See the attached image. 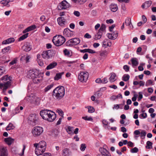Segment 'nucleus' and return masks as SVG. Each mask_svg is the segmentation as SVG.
<instances>
[{"label":"nucleus","instance_id":"obj_1","mask_svg":"<svg viewBox=\"0 0 156 156\" xmlns=\"http://www.w3.org/2000/svg\"><path fill=\"white\" fill-rule=\"evenodd\" d=\"M40 115L44 119L50 122H53L56 118L55 113L49 110H42L40 112Z\"/></svg>","mask_w":156,"mask_h":156},{"label":"nucleus","instance_id":"obj_2","mask_svg":"<svg viewBox=\"0 0 156 156\" xmlns=\"http://www.w3.org/2000/svg\"><path fill=\"white\" fill-rule=\"evenodd\" d=\"M65 94V89L63 86H58L53 90L52 96L55 100L59 101L62 98Z\"/></svg>","mask_w":156,"mask_h":156},{"label":"nucleus","instance_id":"obj_3","mask_svg":"<svg viewBox=\"0 0 156 156\" xmlns=\"http://www.w3.org/2000/svg\"><path fill=\"white\" fill-rule=\"evenodd\" d=\"M3 83H0V89L3 88V91H5L6 90L9 88L12 84V78L10 76L6 75L1 78Z\"/></svg>","mask_w":156,"mask_h":156},{"label":"nucleus","instance_id":"obj_4","mask_svg":"<svg viewBox=\"0 0 156 156\" xmlns=\"http://www.w3.org/2000/svg\"><path fill=\"white\" fill-rule=\"evenodd\" d=\"M64 37L61 35L54 36L52 40V42L56 46H60L63 44L65 42Z\"/></svg>","mask_w":156,"mask_h":156},{"label":"nucleus","instance_id":"obj_5","mask_svg":"<svg viewBox=\"0 0 156 156\" xmlns=\"http://www.w3.org/2000/svg\"><path fill=\"white\" fill-rule=\"evenodd\" d=\"M43 128L41 126H37L34 127L32 130L31 132L34 136H39L43 132Z\"/></svg>","mask_w":156,"mask_h":156},{"label":"nucleus","instance_id":"obj_6","mask_svg":"<svg viewBox=\"0 0 156 156\" xmlns=\"http://www.w3.org/2000/svg\"><path fill=\"white\" fill-rule=\"evenodd\" d=\"M88 78V73L87 72H82L78 76L79 80L82 82H86Z\"/></svg>","mask_w":156,"mask_h":156},{"label":"nucleus","instance_id":"obj_7","mask_svg":"<svg viewBox=\"0 0 156 156\" xmlns=\"http://www.w3.org/2000/svg\"><path fill=\"white\" fill-rule=\"evenodd\" d=\"M40 74L39 71L36 69H33L30 70L28 72L27 77L30 79H32L35 76H37Z\"/></svg>","mask_w":156,"mask_h":156},{"label":"nucleus","instance_id":"obj_8","mask_svg":"<svg viewBox=\"0 0 156 156\" xmlns=\"http://www.w3.org/2000/svg\"><path fill=\"white\" fill-rule=\"evenodd\" d=\"M41 55L44 58L49 59L52 56V51L51 50L44 51L42 52Z\"/></svg>","mask_w":156,"mask_h":156},{"label":"nucleus","instance_id":"obj_9","mask_svg":"<svg viewBox=\"0 0 156 156\" xmlns=\"http://www.w3.org/2000/svg\"><path fill=\"white\" fill-rule=\"evenodd\" d=\"M38 118L35 114H31L28 117L29 121L34 124L37 123L38 122Z\"/></svg>","mask_w":156,"mask_h":156},{"label":"nucleus","instance_id":"obj_10","mask_svg":"<svg viewBox=\"0 0 156 156\" xmlns=\"http://www.w3.org/2000/svg\"><path fill=\"white\" fill-rule=\"evenodd\" d=\"M69 6V4L66 0L62 1L59 4V7L62 9H67Z\"/></svg>","mask_w":156,"mask_h":156},{"label":"nucleus","instance_id":"obj_11","mask_svg":"<svg viewBox=\"0 0 156 156\" xmlns=\"http://www.w3.org/2000/svg\"><path fill=\"white\" fill-rule=\"evenodd\" d=\"M63 34L64 36L68 37H72L74 34L73 31L70 30L68 28H66L64 30Z\"/></svg>","mask_w":156,"mask_h":156},{"label":"nucleus","instance_id":"obj_12","mask_svg":"<svg viewBox=\"0 0 156 156\" xmlns=\"http://www.w3.org/2000/svg\"><path fill=\"white\" fill-rule=\"evenodd\" d=\"M80 40L78 38H74L71 39L68 41L70 45H76L80 43Z\"/></svg>","mask_w":156,"mask_h":156},{"label":"nucleus","instance_id":"obj_13","mask_svg":"<svg viewBox=\"0 0 156 156\" xmlns=\"http://www.w3.org/2000/svg\"><path fill=\"white\" fill-rule=\"evenodd\" d=\"M57 21L58 24L61 27H64L66 23V20L63 17L58 18Z\"/></svg>","mask_w":156,"mask_h":156},{"label":"nucleus","instance_id":"obj_14","mask_svg":"<svg viewBox=\"0 0 156 156\" xmlns=\"http://www.w3.org/2000/svg\"><path fill=\"white\" fill-rule=\"evenodd\" d=\"M8 152L6 148L1 146L0 147V156H7Z\"/></svg>","mask_w":156,"mask_h":156},{"label":"nucleus","instance_id":"obj_15","mask_svg":"<svg viewBox=\"0 0 156 156\" xmlns=\"http://www.w3.org/2000/svg\"><path fill=\"white\" fill-rule=\"evenodd\" d=\"M118 35V33L117 31H114L113 34H108V38L112 40H115L116 38Z\"/></svg>","mask_w":156,"mask_h":156},{"label":"nucleus","instance_id":"obj_16","mask_svg":"<svg viewBox=\"0 0 156 156\" xmlns=\"http://www.w3.org/2000/svg\"><path fill=\"white\" fill-rule=\"evenodd\" d=\"M99 151L100 153L102 154L101 155L105 156H111L110 154L108 151L105 149L103 147H100L99 149Z\"/></svg>","mask_w":156,"mask_h":156},{"label":"nucleus","instance_id":"obj_17","mask_svg":"<svg viewBox=\"0 0 156 156\" xmlns=\"http://www.w3.org/2000/svg\"><path fill=\"white\" fill-rule=\"evenodd\" d=\"M35 95L33 94H31L27 97L25 98V99L28 102L33 104L34 102V99Z\"/></svg>","mask_w":156,"mask_h":156},{"label":"nucleus","instance_id":"obj_18","mask_svg":"<svg viewBox=\"0 0 156 156\" xmlns=\"http://www.w3.org/2000/svg\"><path fill=\"white\" fill-rule=\"evenodd\" d=\"M45 150L41 148L40 147H38L37 148H36L35 152V154L37 156L42 154L45 151Z\"/></svg>","mask_w":156,"mask_h":156},{"label":"nucleus","instance_id":"obj_19","mask_svg":"<svg viewBox=\"0 0 156 156\" xmlns=\"http://www.w3.org/2000/svg\"><path fill=\"white\" fill-rule=\"evenodd\" d=\"M42 79L41 74H40L37 76H35L32 79L33 82L34 83H39L40 82Z\"/></svg>","mask_w":156,"mask_h":156},{"label":"nucleus","instance_id":"obj_20","mask_svg":"<svg viewBox=\"0 0 156 156\" xmlns=\"http://www.w3.org/2000/svg\"><path fill=\"white\" fill-rule=\"evenodd\" d=\"M14 139L11 137L5 138L4 139L5 143L9 145H11L14 141Z\"/></svg>","mask_w":156,"mask_h":156},{"label":"nucleus","instance_id":"obj_21","mask_svg":"<svg viewBox=\"0 0 156 156\" xmlns=\"http://www.w3.org/2000/svg\"><path fill=\"white\" fill-rule=\"evenodd\" d=\"M36 28V26L35 25H31L25 29L23 33L24 34L26 33L27 32L32 30Z\"/></svg>","mask_w":156,"mask_h":156},{"label":"nucleus","instance_id":"obj_22","mask_svg":"<svg viewBox=\"0 0 156 156\" xmlns=\"http://www.w3.org/2000/svg\"><path fill=\"white\" fill-rule=\"evenodd\" d=\"M22 49L26 51H29L31 49V47L29 44H26L23 46Z\"/></svg>","mask_w":156,"mask_h":156},{"label":"nucleus","instance_id":"obj_23","mask_svg":"<svg viewBox=\"0 0 156 156\" xmlns=\"http://www.w3.org/2000/svg\"><path fill=\"white\" fill-rule=\"evenodd\" d=\"M57 63L55 62H53L49 64L47 66L46 69L47 70H49L54 68L57 66Z\"/></svg>","mask_w":156,"mask_h":156},{"label":"nucleus","instance_id":"obj_24","mask_svg":"<svg viewBox=\"0 0 156 156\" xmlns=\"http://www.w3.org/2000/svg\"><path fill=\"white\" fill-rule=\"evenodd\" d=\"M126 25L127 26H129V27L131 29L133 28V26L131 22V19L130 18H128L126 19L125 20Z\"/></svg>","mask_w":156,"mask_h":156},{"label":"nucleus","instance_id":"obj_25","mask_svg":"<svg viewBox=\"0 0 156 156\" xmlns=\"http://www.w3.org/2000/svg\"><path fill=\"white\" fill-rule=\"evenodd\" d=\"M14 41L15 39L14 38H9L6 40L3 41L2 42V44H9V43L13 42Z\"/></svg>","mask_w":156,"mask_h":156},{"label":"nucleus","instance_id":"obj_26","mask_svg":"<svg viewBox=\"0 0 156 156\" xmlns=\"http://www.w3.org/2000/svg\"><path fill=\"white\" fill-rule=\"evenodd\" d=\"M111 76L109 78V80L110 82H114L116 80V74L114 73H111Z\"/></svg>","mask_w":156,"mask_h":156},{"label":"nucleus","instance_id":"obj_27","mask_svg":"<svg viewBox=\"0 0 156 156\" xmlns=\"http://www.w3.org/2000/svg\"><path fill=\"white\" fill-rule=\"evenodd\" d=\"M40 98L35 96L33 104L35 105H38L40 104Z\"/></svg>","mask_w":156,"mask_h":156},{"label":"nucleus","instance_id":"obj_28","mask_svg":"<svg viewBox=\"0 0 156 156\" xmlns=\"http://www.w3.org/2000/svg\"><path fill=\"white\" fill-rule=\"evenodd\" d=\"M64 73V72L58 73L56 74L55 76L54 77V79L55 80H58L62 77V75Z\"/></svg>","mask_w":156,"mask_h":156},{"label":"nucleus","instance_id":"obj_29","mask_svg":"<svg viewBox=\"0 0 156 156\" xmlns=\"http://www.w3.org/2000/svg\"><path fill=\"white\" fill-rule=\"evenodd\" d=\"M111 10L113 12H115L118 9V6L116 4H112L109 6Z\"/></svg>","mask_w":156,"mask_h":156},{"label":"nucleus","instance_id":"obj_30","mask_svg":"<svg viewBox=\"0 0 156 156\" xmlns=\"http://www.w3.org/2000/svg\"><path fill=\"white\" fill-rule=\"evenodd\" d=\"M10 2V0H3L0 2V3L4 6L9 7L10 6L9 3Z\"/></svg>","mask_w":156,"mask_h":156},{"label":"nucleus","instance_id":"obj_31","mask_svg":"<svg viewBox=\"0 0 156 156\" xmlns=\"http://www.w3.org/2000/svg\"><path fill=\"white\" fill-rule=\"evenodd\" d=\"M39 147H40L41 148L46 150V142L44 140L40 141L39 143Z\"/></svg>","mask_w":156,"mask_h":156},{"label":"nucleus","instance_id":"obj_32","mask_svg":"<svg viewBox=\"0 0 156 156\" xmlns=\"http://www.w3.org/2000/svg\"><path fill=\"white\" fill-rule=\"evenodd\" d=\"M102 33L101 32L98 31V32L95 35L94 39L95 40H98L100 39L101 37Z\"/></svg>","mask_w":156,"mask_h":156},{"label":"nucleus","instance_id":"obj_33","mask_svg":"<svg viewBox=\"0 0 156 156\" xmlns=\"http://www.w3.org/2000/svg\"><path fill=\"white\" fill-rule=\"evenodd\" d=\"M131 61L133 66H137L138 62L137 59L136 58H133L131 59Z\"/></svg>","mask_w":156,"mask_h":156},{"label":"nucleus","instance_id":"obj_34","mask_svg":"<svg viewBox=\"0 0 156 156\" xmlns=\"http://www.w3.org/2000/svg\"><path fill=\"white\" fill-rule=\"evenodd\" d=\"M73 127L69 126H67L66 128V132L69 134H73Z\"/></svg>","mask_w":156,"mask_h":156},{"label":"nucleus","instance_id":"obj_35","mask_svg":"<svg viewBox=\"0 0 156 156\" xmlns=\"http://www.w3.org/2000/svg\"><path fill=\"white\" fill-rule=\"evenodd\" d=\"M62 154L63 156H68L69 154V150L68 148H65L63 150Z\"/></svg>","mask_w":156,"mask_h":156},{"label":"nucleus","instance_id":"obj_36","mask_svg":"<svg viewBox=\"0 0 156 156\" xmlns=\"http://www.w3.org/2000/svg\"><path fill=\"white\" fill-rule=\"evenodd\" d=\"M140 132V137L142 139H144L145 138V137L147 133L145 130H141Z\"/></svg>","mask_w":156,"mask_h":156},{"label":"nucleus","instance_id":"obj_37","mask_svg":"<svg viewBox=\"0 0 156 156\" xmlns=\"http://www.w3.org/2000/svg\"><path fill=\"white\" fill-rule=\"evenodd\" d=\"M108 52L106 50L102 51L100 54V55L103 58H105L108 55Z\"/></svg>","mask_w":156,"mask_h":156},{"label":"nucleus","instance_id":"obj_38","mask_svg":"<svg viewBox=\"0 0 156 156\" xmlns=\"http://www.w3.org/2000/svg\"><path fill=\"white\" fill-rule=\"evenodd\" d=\"M152 143L149 141H147L146 143V148L147 149H151L152 148Z\"/></svg>","mask_w":156,"mask_h":156},{"label":"nucleus","instance_id":"obj_39","mask_svg":"<svg viewBox=\"0 0 156 156\" xmlns=\"http://www.w3.org/2000/svg\"><path fill=\"white\" fill-rule=\"evenodd\" d=\"M15 128V126L13 125V124L10 123L8 126L6 127V129L7 130H9L11 129H13Z\"/></svg>","mask_w":156,"mask_h":156},{"label":"nucleus","instance_id":"obj_40","mask_svg":"<svg viewBox=\"0 0 156 156\" xmlns=\"http://www.w3.org/2000/svg\"><path fill=\"white\" fill-rule=\"evenodd\" d=\"M53 85L51 84L47 86L44 89V91L45 92H48L53 87Z\"/></svg>","mask_w":156,"mask_h":156},{"label":"nucleus","instance_id":"obj_41","mask_svg":"<svg viewBox=\"0 0 156 156\" xmlns=\"http://www.w3.org/2000/svg\"><path fill=\"white\" fill-rule=\"evenodd\" d=\"M28 34H29L28 33H27L26 34L22 35L19 38V41H22L27 38L28 36Z\"/></svg>","mask_w":156,"mask_h":156},{"label":"nucleus","instance_id":"obj_42","mask_svg":"<svg viewBox=\"0 0 156 156\" xmlns=\"http://www.w3.org/2000/svg\"><path fill=\"white\" fill-rule=\"evenodd\" d=\"M86 108L88 109V112L89 113H93L94 112V109L93 107L88 106L86 107Z\"/></svg>","mask_w":156,"mask_h":156},{"label":"nucleus","instance_id":"obj_43","mask_svg":"<svg viewBox=\"0 0 156 156\" xmlns=\"http://www.w3.org/2000/svg\"><path fill=\"white\" fill-rule=\"evenodd\" d=\"M144 3L145 5V8L147 9L151 5L152 2L151 1H149L145 2Z\"/></svg>","mask_w":156,"mask_h":156},{"label":"nucleus","instance_id":"obj_44","mask_svg":"<svg viewBox=\"0 0 156 156\" xmlns=\"http://www.w3.org/2000/svg\"><path fill=\"white\" fill-rule=\"evenodd\" d=\"M10 48L11 47L9 46L5 47L2 50V52L3 54L5 53L6 52H8Z\"/></svg>","mask_w":156,"mask_h":156},{"label":"nucleus","instance_id":"obj_45","mask_svg":"<svg viewBox=\"0 0 156 156\" xmlns=\"http://www.w3.org/2000/svg\"><path fill=\"white\" fill-rule=\"evenodd\" d=\"M129 76L128 74H125L122 77V80L125 81H127L129 79Z\"/></svg>","mask_w":156,"mask_h":156},{"label":"nucleus","instance_id":"obj_46","mask_svg":"<svg viewBox=\"0 0 156 156\" xmlns=\"http://www.w3.org/2000/svg\"><path fill=\"white\" fill-rule=\"evenodd\" d=\"M82 119L87 121H92L93 119L91 117L88 116H83L82 117Z\"/></svg>","mask_w":156,"mask_h":156},{"label":"nucleus","instance_id":"obj_47","mask_svg":"<svg viewBox=\"0 0 156 156\" xmlns=\"http://www.w3.org/2000/svg\"><path fill=\"white\" fill-rule=\"evenodd\" d=\"M153 81L151 80H148L146 83L145 85L146 86H148L151 85H153Z\"/></svg>","mask_w":156,"mask_h":156},{"label":"nucleus","instance_id":"obj_48","mask_svg":"<svg viewBox=\"0 0 156 156\" xmlns=\"http://www.w3.org/2000/svg\"><path fill=\"white\" fill-rule=\"evenodd\" d=\"M56 112L58 113V114L60 115L61 117L63 118V112L61 109H57L56 111Z\"/></svg>","mask_w":156,"mask_h":156},{"label":"nucleus","instance_id":"obj_49","mask_svg":"<svg viewBox=\"0 0 156 156\" xmlns=\"http://www.w3.org/2000/svg\"><path fill=\"white\" fill-rule=\"evenodd\" d=\"M63 52L65 55L67 56H70L71 54L69 50L65 49L63 51Z\"/></svg>","mask_w":156,"mask_h":156},{"label":"nucleus","instance_id":"obj_50","mask_svg":"<svg viewBox=\"0 0 156 156\" xmlns=\"http://www.w3.org/2000/svg\"><path fill=\"white\" fill-rule=\"evenodd\" d=\"M106 29V26L104 24H102L100 29L99 30V31L100 32L104 31Z\"/></svg>","mask_w":156,"mask_h":156},{"label":"nucleus","instance_id":"obj_51","mask_svg":"<svg viewBox=\"0 0 156 156\" xmlns=\"http://www.w3.org/2000/svg\"><path fill=\"white\" fill-rule=\"evenodd\" d=\"M5 72L4 67L0 66V76L2 75Z\"/></svg>","mask_w":156,"mask_h":156},{"label":"nucleus","instance_id":"obj_52","mask_svg":"<svg viewBox=\"0 0 156 156\" xmlns=\"http://www.w3.org/2000/svg\"><path fill=\"white\" fill-rule=\"evenodd\" d=\"M130 151L132 153H137L138 151V149L136 147H134V148L131 149Z\"/></svg>","mask_w":156,"mask_h":156},{"label":"nucleus","instance_id":"obj_53","mask_svg":"<svg viewBox=\"0 0 156 156\" xmlns=\"http://www.w3.org/2000/svg\"><path fill=\"white\" fill-rule=\"evenodd\" d=\"M139 97L138 98V101H140L143 98V93L141 92H140L138 93Z\"/></svg>","mask_w":156,"mask_h":156},{"label":"nucleus","instance_id":"obj_54","mask_svg":"<svg viewBox=\"0 0 156 156\" xmlns=\"http://www.w3.org/2000/svg\"><path fill=\"white\" fill-rule=\"evenodd\" d=\"M86 148V145L84 144H81L80 147V149L82 151H84Z\"/></svg>","mask_w":156,"mask_h":156},{"label":"nucleus","instance_id":"obj_55","mask_svg":"<svg viewBox=\"0 0 156 156\" xmlns=\"http://www.w3.org/2000/svg\"><path fill=\"white\" fill-rule=\"evenodd\" d=\"M138 96V95L137 94H135L133 95V96L132 98V100L133 101H135L136 100Z\"/></svg>","mask_w":156,"mask_h":156},{"label":"nucleus","instance_id":"obj_56","mask_svg":"<svg viewBox=\"0 0 156 156\" xmlns=\"http://www.w3.org/2000/svg\"><path fill=\"white\" fill-rule=\"evenodd\" d=\"M123 69L126 72H128L129 70V66L127 65H126L124 66L123 67Z\"/></svg>","mask_w":156,"mask_h":156},{"label":"nucleus","instance_id":"obj_57","mask_svg":"<svg viewBox=\"0 0 156 156\" xmlns=\"http://www.w3.org/2000/svg\"><path fill=\"white\" fill-rule=\"evenodd\" d=\"M23 148L22 150V153L21 154H19V155H20L21 156H22L24 154V151L26 148V146L24 144L23 145Z\"/></svg>","mask_w":156,"mask_h":156},{"label":"nucleus","instance_id":"obj_58","mask_svg":"<svg viewBox=\"0 0 156 156\" xmlns=\"http://www.w3.org/2000/svg\"><path fill=\"white\" fill-rule=\"evenodd\" d=\"M140 65L138 66V69L140 71H142L144 70V68L143 67V66L144 65V64H140Z\"/></svg>","mask_w":156,"mask_h":156},{"label":"nucleus","instance_id":"obj_59","mask_svg":"<svg viewBox=\"0 0 156 156\" xmlns=\"http://www.w3.org/2000/svg\"><path fill=\"white\" fill-rule=\"evenodd\" d=\"M102 83H106L108 82V79L107 78L105 77L102 79Z\"/></svg>","mask_w":156,"mask_h":156},{"label":"nucleus","instance_id":"obj_60","mask_svg":"<svg viewBox=\"0 0 156 156\" xmlns=\"http://www.w3.org/2000/svg\"><path fill=\"white\" fill-rule=\"evenodd\" d=\"M109 41V40L108 39H105L103 41V43L104 46H106V44H107L108 42Z\"/></svg>","mask_w":156,"mask_h":156},{"label":"nucleus","instance_id":"obj_61","mask_svg":"<svg viewBox=\"0 0 156 156\" xmlns=\"http://www.w3.org/2000/svg\"><path fill=\"white\" fill-rule=\"evenodd\" d=\"M17 61V60L16 59H15L13 60H12L10 63L9 64L11 65H13L15 64H16Z\"/></svg>","mask_w":156,"mask_h":156},{"label":"nucleus","instance_id":"obj_62","mask_svg":"<svg viewBox=\"0 0 156 156\" xmlns=\"http://www.w3.org/2000/svg\"><path fill=\"white\" fill-rule=\"evenodd\" d=\"M98 98H99L101 95V94L99 92V91L97 92L94 94Z\"/></svg>","mask_w":156,"mask_h":156},{"label":"nucleus","instance_id":"obj_63","mask_svg":"<svg viewBox=\"0 0 156 156\" xmlns=\"http://www.w3.org/2000/svg\"><path fill=\"white\" fill-rule=\"evenodd\" d=\"M102 122L104 125L107 126L108 123V122L105 119H103Z\"/></svg>","mask_w":156,"mask_h":156},{"label":"nucleus","instance_id":"obj_64","mask_svg":"<svg viewBox=\"0 0 156 156\" xmlns=\"http://www.w3.org/2000/svg\"><path fill=\"white\" fill-rule=\"evenodd\" d=\"M84 37L87 38H91V36L88 33H86L84 36Z\"/></svg>","mask_w":156,"mask_h":156}]
</instances>
